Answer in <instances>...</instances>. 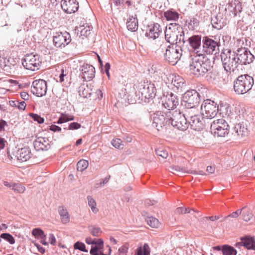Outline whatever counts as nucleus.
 Returning a JSON list of instances; mask_svg holds the SVG:
<instances>
[{
	"mask_svg": "<svg viewBox=\"0 0 255 255\" xmlns=\"http://www.w3.org/2000/svg\"><path fill=\"white\" fill-rule=\"evenodd\" d=\"M157 155L161 157L163 159H166L168 155L167 151L163 148H159L155 150Z\"/></svg>",
	"mask_w": 255,
	"mask_h": 255,
	"instance_id": "nucleus-51",
	"label": "nucleus"
},
{
	"mask_svg": "<svg viewBox=\"0 0 255 255\" xmlns=\"http://www.w3.org/2000/svg\"><path fill=\"white\" fill-rule=\"evenodd\" d=\"M50 129L53 131H60L61 130V128L58 126L52 125L50 126Z\"/></svg>",
	"mask_w": 255,
	"mask_h": 255,
	"instance_id": "nucleus-59",
	"label": "nucleus"
},
{
	"mask_svg": "<svg viewBox=\"0 0 255 255\" xmlns=\"http://www.w3.org/2000/svg\"><path fill=\"white\" fill-rule=\"evenodd\" d=\"M110 177L111 176H109L108 177H106L105 178L101 179L100 183L96 184V187L97 188L100 187L103 185L107 184L110 180Z\"/></svg>",
	"mask_w": 255,
	"mask_h": 255,
	"instance_id": "nucleus-56",
	"label": "nucleus"
},
{
	"mask_svg": "<svg viewBox=\"0 0 255 255\" xmlns=\"http://www.w3.org/2000/svg\"><path fill=\"white\" fill-rule=\"evenodd\" d=\"M33 146L37 151H46L50 148L49 139L43 137H37L33 141Z\"/></svg>",
	"mask_w": 255,
	"mask_h": 255,
	"instance_id": "nucleus-25",
	"label": "nucleus"
},
{
	"mask_svg": "<svg viewBox=\"0 0 255 255\" xmlns=\"http://www.w3.org/2000/svg\"><path fill=\"white\" fill-rule=\"evenodd\" d=\"M0 237L8 242L11 245L15 243L14 238L9 233H2L0 235Z\"/></svg>",
	"mask_w": 255,
	"mask_h": 255,
	"instance_id": "nucleus-44",
	"label": "nucleus"
},
{
	"mask_svg": "<svg viewBox=\"0 0 255 255\" xmlns=\"http://www.w3.org/2000/svg\"><path fill=\"white\" fill-rule=\"evenodd\" d=\"M110 66V64L109 63H106L104 67L105 72L109 79H110V75L109 72Z\"/></svg>",
	"mask_w": 255,
	"mask_h": 255,
	"instance_id": "nucleus-58",
	"label": "nucleus"
},
{
	"mask_svg": "<svg viewBox=\"0 0 255 255\" xmlns=\"http://www.w3.org/2000/svg\"><path fill=\"white\" fill-rule=\"evenodd\" d=\"M35 246L36 247L38 251L41 254H44L45 252V249L38 244H35Z\"/></svg>",
	"mask_w": 255,
	"mask_h": 255,
	"instance_id": "nucleus-63",
	"label": "nucleus"
},
{
	"mask_svg": "<svg viewBox=\"0 0 255 255\" xmlns=\"http://www.w3.org/2000/svg\"><path fill=\"white\" fill-rule=\"evenodd\" d=\"M49 241L51 245H55L56 243V239L53 234H50L49 235Z\"/></svg>",
	"mask_w": 255,
	"mask_h": 255,
	"instance_id": "nucleus-57",
	"label": "nucleus"
},
{
	"mask_svg": "<svg viewBox=\"0 0 255 255\" xmlns=\"http://www.w3.org/2000/svg\"><path fill=\"white\" fill-rule=\"evenodd\" d=\"M154 84L151 82H144L139 86L137 92L135 93L136 101L138 103H148L156 95Z\"/></svg>",
	"mask_w": 255,
	"mask_h": 255,
	"instance_id": "nucleus-4",
	"label": "nucleus"
},
{
	"mask_svg": "<svg viewBox=\"0 0 255 255\" xmlns=\"http://www.w3.org/2000/svg\"><path fill=\"white\" fill-rule=\"evenodd\" d=\"M227 19L223 13H218L216 16L211 18V24L213 28L220 30L227 24Z\"/></svg>",
	"mask_w": 255,
	"mask_h": 255,
	"instance_id": "nucleus-23",
	"label": "nucleus"
},
{
	"mask_svg": "<svg viewBox=\"0 0 255 255\" xmlns=\"http://www.w3.org/2000/svg\"><path fill=\"white\" fill-rule=\"evenodd\" d=\"M204 119L206 118L201 114L189 120L187 123L192 129L200 131L203 130L206 126V122Z\"/></svg>",
	"mask_w": 255,
	"mask_h": 255,
	"instance_id": "nucleus-19",
	"label": "nucleus"
},
{
	"mask_svg": "<svg viewBox=\"0 0 255 255\" xmlns=\"http://www.w3.org/2000/svg\"><path fill=\"white\" fill-rule=\"evenodd\" d=\"M254 83L253 78L248 74L238 76L234 82V89L238 94H244L249 91Z\"/></svg>",
	"mask_w": 255,
	"mask_h": 255,
	"instance_id": "nucleus-6",
	"label": "nucleus"
},
{
	"mask_svg": "<svg viewBox=\"0 0 255 255\" xmlns=\"http://www.w3.org/2000/svg\"><path fill=\"white\" fill-rule=\"evenodd\" d=\"M7 126L6 122L3 120H0V131L4 129V127Z\"/></svg>",
	"mask_w": 255,
	"mask_h": 255,
	"instance_id": "nucleus-61",
	"label": "nucleus"
},
{
	"mask_svg": "<svg viewBox=\"0 0 255 255\" xmlns=\"http://www.w3.org/2000/svg\"><path fill=\"white\" fill-rule=\"evenodd\" d=\"M162 102L165 109L169 111H174L179 105V98L172 92L168 93L166 96H164Z\"/></svg>",
	"mask_w": 255,
	"mask_h": 255,
	"instance_id": "nucleus-16",
	"label": "nucleus"
},
{
	"mask_svg": "<svg viewBox=\"0 0 255 255\" xmlns=\"http://www.w3.org/2000/svg\"><path fill=\"white\" fill-rule=\"evenodd\" d=\"M47 91V82L44 80H35L32 82L31 92L33 95L37 97H42L46 95Z\"/></svg>",
	"mask_w": 255,
	"mask_h": 255,
	"instance_id": "nucleus-15",
	"label": "nucleus"
},
{
	"mask_svg": "<svg viewBox=\"0 0 255 255\" xmlns=\"http://www.w3.org/2000/svg\"><path fill=\"white\" fill-rule=\"evenodd\" d=\"M167 117V112L164 113L161 111H157L151 116L152 126L158 131L169 127V121Z\"/></svg>",
	"mask_w": 255,
	"mask_h": 255,
	"instance_id": "nucleus-9",
	"label": "nucleus"
},
{
	"mask_svg": "<svg viewBox=\"0 0 255 255\" xmlns=\"http://www.w3.org/2000/svg\"><path fill=\"white\" fill-rule=\"evenodd\" d=\"M29 116L33 121L37 122L38 124H42L44 122V118L41 117L39 115L36 114L30 113Z\"/></svg>",
	"mask_w": 255,
	"mask_h": 255,
	"instance_id": "nucleus-52",
	"label": "nucleus"
},
{
	"mask_svg": "<svg viewBox=\"0 0 255 255\" xmlns=\"http://www.w3.org/2000/svg\"><path fill=\"white\" fill-rule=\"evenodd\" d=\"M111 143L113 146L116 148L123 149L124 147L123 141L120 138L113 139Z\"/></svg>",
	"mask_w": 255,
	"mask_h": 255,
	"instance_id": "nucleus-49",
	"label": "nucleus"
},
{
	"mask_svg": "<svg viewBox=\"0 0 255 255\" xmlns=\"http://www.w3.org/2000/svg\"><path fill=\"white\" fill-rule=\"evenodd\" d=\"M166 42L169 45L184 44V32L182 27L176 22L170 23L166 27L164 32Z\"/></svg>",
	"mask_w": 255,
	"mask_h": 255,
	"instance_id": "nucleus-2",
	"label": "nucleus"
},
{
	"mask_svg": "<svg viewBox=\"0 0 255 255\" xmlns=\"http://www.w3.org/2000/svg\"><path fill=\"white\" fill-rule=\"evenodd\" d=\"M221 61L224 70L230 73L235 71L239 66L235 51L225 49L220 54Z\"/></svg>",
	"mask_w": 255,
	"mask_h": 255,
	"instance_id": "nucleus-5",
	"label": "nucleus"
},
{
	"mask_svg": "<svg viewBox=\"0 0 255 255\" xmlns=\"http://www.w3.org/2000/svg\"><path fill=\"white\" fill-rule=\"evenodd\" d=\"M42 59L38 54H26L22 59V64L27 70L35 71L39 69Z\"/></svg>",
	"mask_w": 255,
	"mask_h": 255,
	"instance_id": "nucleus-8",
	"label": "nucleus"
},
{
	"mask_svg": "<svg viewBox=\"0 0 255 255\" xmlns=\"http://www.w3.org/2000/svg\"><path fill=\"white\" fill-rule=\"evenodd\" d=\"M200 101V94L195 90H188L183 95V103L182 105L184 104L185 107H196Z\"/></svg>",
	"mask_w": 255,
	"mask_h": 255,
	"instance_id": "nucleus-13",
	"label": "nucleus"
},
{
	"mask_svg": "<svg viewBox=\"0 0 255 255\" xmlns=\"http://www.w3.org/2000/svg\"><path fill=\"white\" fill-rule=\"evenodd\" d=\"M199 21L195 17H192L190 18V21L188 22V28L190 29H194L195 27L199 26Z\"/></svg>",
	"mask_w": 255,
	"mask_h": 255,
	"instance_id": "nucleus-45",
	"label": "nucleus"
},
{
	"mask_svg": "<svg viewBox=\"0 0 255 255\" xmlns=\"http://www.w3.org/2000/svg\"><path fill=\"white\" fill-rule=\"evenodd\" d=\"M188 42L189 43L190 50L192 51L197 54V55H202L200 53L199 49L201 47V36L198 35H194L188 38Z\"/></svg>",
	"mask_w": 255,
	"mask_h": 255,
	"instance_id": "nucleus-22",
	"label": "nucleus"
},
{
	"mask_svg": "<svg viewBox=\"0 0 255 255\" xmlns=\"http://www.w3.org/2000/svg\"><path fill=\"white\" fill-rule=\"evenodd\" d=\"M183 44L169 45L167 42H162L158 51L163 53L164 59L172 65H175L180 59L182 55L181 46Z\"/></svg>",
	"mask_w": 255,
	"mask_h": 255,
	"instance_id": "nucleus-1",
	"label": "nucleus"
},
{
	"mask_svg": "<svg viewBox=\"0 0 255 255\" xmlns=\"http://www.w3.org/2000/svg\"><path fill=\"white\" fill-rule=\"evenodd\" d=\"M79 31H80L81 35L85 37L88 36L91 33V29L89 26H81Z\"/></svg>",
	"mask_w": 255,
	"mask_h": 255,
	"instance_id": "nucleus-48",
	"label": "nucleus"
},
{
	"mask_svg": "<svg viewBox=\"0 0 255 255\" xmlns=\"http://www.w3.org/2000/svg\"><path fill=\"white\" fill-rule=\"evenodd\" d=\"M202 44L203 51L207 54L216 55L220 52L221 43L219 40L204 36L203 37Z\"/></svg>",
	"mask_w": 255,
	"mask_h": 255,
	"instance_id": "nucleus-12",
	"label": "nucleus"
},
{
	"mask_svg": "<svg viewBox=\"0 0 255 255\" xmlns=\"http://www.w3.org/2000/svg\"><path fill=\"white\" fill-rule=\"evenodd\" d=\"M71 36L67 32L56 33L53 36V43L57 48H62L71 42Z\"/></svg>",
	"mask_w": 255,
	"mask_h": 255,
	"instance_id": "nucleus-17",
	"label": "nucleus"
},
{
	"mask_svg": "<svg viewBox=\"0 0 255 255\" xmlns=\"http://www.w3.org/2000/svg\"><path fill=\"white\" fill-rule=\"evenodd\" d=\"M222 251L223 255H236L237 253L234 248L227 245L223 246Z\"/></svg>",
	"mask_w": 255,
	"mask_h": 255,
	"instance_id": "nucleus-39",
	"label": "nucleus"
},
{
	"mask_svg": "<svg viewBox=\"0 0 255 255\" xmlns=\"http://www.w3.org/2000/svg\"><path fill=\"white\" fill-rule=\"evenodd\" d=\"M74 248L75 250H78L81 252H88V250L86 249V246L82 242L78 241L74 245Z\"/></svg>",
	"mask_w": 255,
	"mask_h": 255,
	"instance_id": "nucleus-50",
	"label": "nucleus"
},
{
	"mask_svg": "<svg viewBox=\"0 0 255 255\" xmlns=\"http://www.w3.org/2000/svg\"><path fill=\"white\" fill-rule=\"evenodd\" d=\"M201 112L206 119H212L218 113V105L211 100H204L201 106Z\"/></svg>",
	"mask_w": 255,
	"mask_h": 255,
	"instance_id": "nucleus-11",
	"label": "nucleus"
},
{
	"mask_svg": "<svg viewBox=\"0 0 255 255\" xmlns=\"http://www.w3.org/2000/svg\"><path fill=\"white\" fill-rule=\"evenodd\" d=\"M5 142L6 141L3 138L0 137V150L4 148Z\"/></svg>",
	"mask_w": 255,
	"mask_h": 255,
	"instance_id": "nucleus-62",
	"label": "nucleus"
},
{
	"mask_svg": "<svg viewBox=\"0 0 255 255\" xmlns=\"http://www.w3.org/2000/svg\"><path fill=\"white\" fill-rule=\"evenodd\" d=\"M211 62L204 54L195 56L190 63V71L197 77L203 76L211 69Z\"/></svg>",
	"mask_w": 255,
	"mask_h": 255,
	"instance_id": "nucleus-3",
	"label": "nucleus"
},
{
	"mask_svg": "<svg viewBox=\"0 0 255 255\" xmlns=\"http://www.w3.org/2000/svg\"><path fill=\"white\" fill-rule=\"evenodd\" d=\"M243 246L248 250L255 251V240L254 237L245 236L241 238V242L236 244V247L239 248Z\"/></svg>",
	"mask_w": 255,
	"mask_h": 255,
	"instance_id": "nucleus-26",
	"label": "nucleus"
},
{
	"mask_svg": "<svg viewBox=\"0 0 255 255\" xmlns=\"http://www.w3.org/2000/svg\"><path fill=\"white\" fill-rule=\"evenodd\" d=\"M108 250V253L104 254L101 251L103 248L98 246H92L90 251V254L91 255H110L111 253V248L110 246L107 247Z\"/></svg>",
	"mask_w": 255,
	"mask_h": 255,
	"instance_id": "nucleus-32",
	"label": "nucleus"
},
{
	"mask_svg": "<svg viewBox=\"0 0 255 255\" xmlns=\"http://www.w3.org/2000/svg\"><path fill=\"white\" fill-rule=\"evenodd\" d=\"M218 113L223 118L228 117L231 114V107L227 103H221L218 105Z\"/></svg>",
	"mask_w": 255,
	"mask_h": 255,
	"instance_id": "nucleus-29",
	"label": "nucleus"
},
{
	"mask_svg": "<svg viewBox=\"0 0 255 255\" xmlns=\"http://www.w3.org/2000/svg\"><path fill=\"white\" fill-rule=\"evenodd\" d=\"M127 27L128 30L135 31L138 28V22L136 17L131 16L127 22Z\"/></svg>",
	"mask_w": 255,
	"mask_h": 255,
	"instance_id": "nucleus-34",
	"label": "nucleus"
},
{
	"mask_svg": "<svg viewBox=\"0 0 255 255\" xmlns=\"http://www.w3.org/2000/svg\"><path fill=\"white\" fill-rule=\"evenodd\" d=\"M162 32V28L159 24L154 23L148 25V28L145 32V36L149 38L155 39L158 38Z\"/></svg>",
	"mask_w": 255,
	"mask_h": 255,
	"instance_id": "nucleus-24",
	"label": "nucleus"
},
{
	"mask_svg": "<svg viewBox=\"0 0 255 255\" xmlns=\"http://www.w3.org/2000/svg\"><path fill=\"white\" fill-rule=\"evenodd\" d=\"M164 16L167 21H176L179 17V14L173 10H168L164 13Z\"/></svg>",
	"mask_w": 255,
	"mask_h": 255,
	"instance_id": "nucleus-33",
	"label": "nucleus"
},
{
	"mask_svg": "<svg viewBox=\"0 0 255 255\" xmlns=\"http://www.w3.org/2000/svg\"><path fill=\"white\" fill-rule=\"evenodd\" d=\"M167 117L169 118V126L171 125L181 130H185L189 127L186 117L181 114L180 110L169 111L167 112Z\"/></svg>",
	"mask_w": 255,
	"mask_h": 255,
	"instance_id": "nucleus-7",
	"label": "nucleus"
},
{
	"mask_svg": "<svg viewBox=\"0 0 255 255\" xmlns=\"http://www.w3.org/2000/svg\"><path fill=\"white\" fill-rule=\"evenodd\" d=\"M58 213L60 215L61 222L63 224H66L70 221V217L66 208L64 206H59Z\"/></svg>",
	"mask_w": 255,
	"mask_h": 255,
	"instance_id": "nucleus-31",
	"label": "nucleus"
},
{
	"mask_svg": "<svg viewBox=\"0 0 255 255\" xmlns=\"http://www.w3.org/2000/svg\"><path fill=\"white\" fill-rule=\"evenodd\" d=\"M226 11L233 17L240 16L242 11V2L240 0L229 1L225 8Z\"/></svg>",
	"mask_w": 255,
	"mask_h": 255,
	"instance_id": "nucleus-18",
	"label": "nucleus"
},
{
	"mask_svg": "<svg viewBox=\"0 0 255 255\" xmlns=\"http://www.w3.org/2000/svg\"><path fill=\"white\" fill-rule=\"evenodd\" d=\"M236 57L239 65H247L252 63L255 56L246 47L238 48L236 51Z\"/></svg>",
	"mask_w": 255,
	"mask_h": 255,
	"instance_id": "nucleus-14",
	"label": "nucleus"
},
{
	"mask_svg": "<svg viewBox=\"0 0 255 255\" xmlns=\"http://www.w3.org/2000/svg\"><path fill=\"white\" fill-rule=\"evenodd\" d=\"M17 107L18 109L24 110L26 107V104L24 101L18 102Z\"/></svg>",
	"mask_w": 255,
	"mask_h": 255,
	"instance_id": "nucleus-60",
	"label": "nucleus"
},
{
	"mask_svg": "<svg viewBox=\"0 0 255 255\" xmlns=\"http://www.w3.org/2000/svg\"><path fill=\"white\" fill-rule=\"evenodd\" d=\"M20 97L22 99L27 100L28 99L29 95L26 92H22L20 93Z\"/></svg>",
	"mask_w": 255,
	"mask_h": 255,
	"instance_id": "nucleus-64",
	"label": "nucleus"
},
{
	"mask_svg": "<svg viewBox=\"0 0 255 255\" xmlns=\"http://www.w3.org/2000/svg\"><path fill=\"white\" fill-rule=\"evenodd\" d=\"M170 168L172 170V172L174 173H175L174 172L181 174L186 173V170L185 168L178 166H172L170 167Z\"/></svg>",
	"mask_w": 255,
	"mask_h": 255,
	"instance_id": "nucleus-53",
	"label": "nucleus"
},
{
	"mask_svg": "<svg viewBox=\"0 0 255 255\" xmlns=\"http://www.w3.org/2000/svg\"><path fill=\"white\" fill-rule=\"evenodd\" d=\"M171 83L177 92H182V88L186 85L185 80L179 75H173Z\"/></svg>",
	"mask_w": 255,
	"mask_h": 255,
	"instance_id": "nucleus-27",
	"label": "nucleus"
},
{
	"mask_svg": "<svg viewBox=\"0 0 255 255\" xmlns=\"http://www.w3.org/2000/svg\"><path fill=\"white\" fill-rule=\"evenodd\" d=\"M241 210L243 219L245 222H249L253 218L254 215L252 211L247 207H243Z\"/></svg>",
	"mask_w": 255,
	"mask_h": 255,
	"instance_id": "nucleus-35",
	"label": "nucleus"
},
{
	"mask_svg": "<svg viewBox=\"0 0 255 255\" xmlns=\"http://www.w3.org/2000/svg\"><path fill=\"white\" fill-rule=\"evenodd\" d=\"M87 85H82L79 87V95L83 98L90 97L91 93Z\"/></svg>",
	"mask_w": 255,
	"mask_h": 255,
	"instance_id": "nucleus-36",
	"label": "nucleus"
},
{
	"mask_svg": "<svg viewBox=\"0 0 255 255\" xmlns=\"http://www.w3.org/2000/svg\"><path fill=\"white\" fill-rule=\"evenodd\" d=\"M234 130L237 135L243 136L247 133L248 129L247 128L243 126L241 124H238L235 126Z\"/></svg>",
	"mask_w": 255,
	"mask_h": 255,
	"instance_id": "nucleus-38",
	"label": "nucleus"
},
{
	"mask_svg": "<svg viewBox=\"0 0 255 255\" xmlns=\"http://www.w3.org/2000/svg\"><path fill=\"white\" fill-rule=\"evenodd\" d=\"M150 249L148 245L146 243L143 246L138 247L136 250V255H150Z\"/></svg>",
	"mask_w": 255,
	"mask_h": 255,
	"instance_id": "nucleus-37",
	"label": "nucleus"
},
{
	"mask_svg": "<svg viewBox=\"0 0 255 255\" xmlns=\"http://www.w3.org/2000/svg\"><path fill=\"white\" fill-rule=\"evenodd\" d=\"M198 113V109L196 107L189 106V107H185L183 114L186 117L188 122L190 119H193V117L199 115L200 114Z\"/></svg>",
	"mask_w": 255,
	"mask_h": 255,
	"instance_id": "nucleus-30",
	"label": "nucleus"
},
{
	"mask_svg": "<svg viewBox=\"0 0 255 255\" xmlns=\"http://www.w3.org/2000/svg\"><path fill=\"white\" fill-rule=\"evenodd\" d=\"M31 152L29 148L24 147L19 149L16 153V157L18 160L22 162L26 161L31 157Z\"/></svg>",
	"mask_w": 255,
	"mask_h": 255,
	"instance_id": "nucleus-28",
	"label": "nucleus"
},
{
	"mask_svg": "<svg viewBox=\"0 0 255 255\" xmlns=\"http://www.w3.org/2000/svg\"><path fill=\"white\" fill-rule=\"evenodd\" d=\"M81 125L76 122H73L69 125L68 129L69 130L78 129L81 128Z\"/></svg>",
	"mask_w": 255,
	"mask_h": 255,
	"instance_id": "nucleus-55",
	"label": "nucleus"
},
{
	"mask_svg": "<svg viewBox=\"0 0 255 255\" xmlns=\"http://www.w3.org/2000/svg\"><path fill=\"white\" fill-rule=\"evenodd\" d=\"M32 235L36 238L40 239L41 238H44L46 237L44 232L39 228H35L32 231Z\"/></svg>",
	"mask_w": 255,
	"mask_h": 255,
	"instance_id": "nucleus-42",
	"label": "nucleus"
},
{
	"mask_svg": "<svg viewBox=\"0 0 255 255\" xmlns=\"http://www.w3.org/2000/svg\"><path fill=\"white\" fill-rule=\"evenodd\" d=\"M88 165L89 163L87 160H80L77 164V169L78 171L83 172L88 167Z\"/></svg>",
	"mask_w": 255,
	"mask_h": 255,
	"instance_id": "nucleus-41",
	"label": "nucleus"
},
{
	"mask_svg": "<svg viewBox=\"0 0 255 255\" xmlns=\"http://www.w3.org/2000/svg\"><path fill=\"white\" fill-rule=\"evenodd\" d=\"M229 126L223 119L213 121L210 125L211 131L218 137H224L229 133Z\"/></svg>",
	"mask_w": 255,
	"mask_h": 255,
	"instance_id": "nucleus-10",
	"label": "nucleus"
},
{
	"mask_svg": "<svg viewBox=\"0 0 255 255\" xmlns=\"http://www.w3.org/2000/svg\"><path fill=\"white\" fill-rule=\"evenodd\" d=\"M87 200L89 206L91 208L92 211L94 213H97L99 210L96 208L97 204L95 200L91 196H87Z\"/></svg>",
	"mask_w": 255,
	"mask_h": 255,
	"instance_id": "nucleus-40",
	"label": "nucleus"
},
{
	"mask_svg": "<svg viewBox=\"0 0 255 255\" xmlns=\"http://www.w3.org/2000/svg\"><path fill=\"white\" fill-rule=\"evenodd\" d=\"M80 76L84 81L92 80L95 75V68L91 65L84 64L80 69Z\"/></svg>",
	"mask_w": 255,
	"mask_h": 255,
	"instance_id": "nucleus-20",
	"label": "nucleus"
},
{
	"mask_svg": "<svg viewBox=\"0 0 255 255\" xmlns=\"http://www.w3.org/2000/svg\"><path fill=\"white\" fill-rule=\"evenodd\" d=\"M89 231L91 235L94 237H99L102 233L100 228L93 226L89 227Z\"/></svg>",
	"mask_w": 255,
	"mask_h": 255,
	"instance_id": "nucleus-43",
	"label": "nucleus"
},
{
	"mask_svg": "<svg viewBox=\"0 0 255 255\" xmlns=\"http://www.w3.org/2000/svg\"><path fill=\"white\" fill-rule=\"evenodd\" d=\"M146 222L152 228H157L159 223L158 220L153 217H148L146 219Z\"/></svg>",
	"mask_w": 255,
	"mask_h": 255,
	"instance_id": "nucleus-47",
	"label": "nucleus"
},
{
	"mask_svg": "<svg viewBox=\"0 0 255 255\" xmlns=\"http://www.w3.org/2000/svg\"><path fill=\"white\" fill-rule=\"evenodd\" d=\"M242 214L241 209H238L236 211L233 212L228 216L224 217V220H228L229 218H237Z\"/></svg>",
	"mask_w": 255,
	"mask_h": 255,
	"instance_id": "nucleus-54",
	"label": "nucleus"
},
{
	"mask_svg": "<svg viewBox=\"0 0 255 255\" xmlns=\"http://www.w3.org/2000/svg\"><path fill=\"white\" fill-rule=\"evenodd\" d=\"M11 190L17 193H22L25 190V188L19 183H13L11 186Z\"/></svg>",
	"mask_w": 255,
	"mask_h": 255,
	"instance_id": "nucleus-46",
	"label": "nucleus"
},
{
	"mask_svg": "<svg viewBox=\"0 0 255 255\" xmlns=\"http://www.w3.org/2000/svg\"><path fill=\"white\" fill-rule=\"evenodd\" d=\"M61 6L65 13H72L78 10L79 2L77 0H61Z\"/></svg>",
	"mask_w": 255,
	"mask_h": 255,
	"instance_id": "nucleus-21",
	"label": "nucleus"
}]
</instances>
